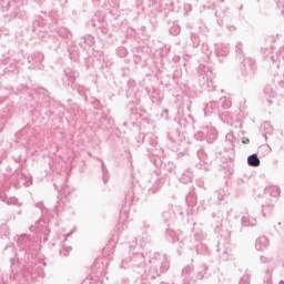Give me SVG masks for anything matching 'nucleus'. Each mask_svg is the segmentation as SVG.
<instances>
[{
    "instance_id": "nucleus-1",
    "label": "nucleus",
    "mask_w": 284,
    "mask_h": 284,
    "mask_svg": "<svg viewBox=\"0 0 284 284\" xmlns=\"http://www.w3.org/2000/svg\"><path fill=\"white\" fill-rule=\"evenodd\" d=\"M247 163L251 168H258V165H261V160L258 159V155L252 154L247 158Z\"/></svg>"
},
{
    "instance_id": "nucleus-2",
    "label": "nucleus",
    "mask_w": 284,
    "mask_h": 284,
    "mask_svg": "<svg viewBox=\"0 0 284 284\" xmlns=\"http://www.w3.org/2000/svg\"><path fill=\"white\" fill-rule=\"evenodd\" d=\"M242 143H244V145H247V143H250V139L243 138Z\"/></svg>"
}]
</instances>
